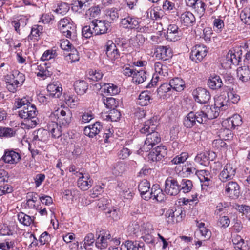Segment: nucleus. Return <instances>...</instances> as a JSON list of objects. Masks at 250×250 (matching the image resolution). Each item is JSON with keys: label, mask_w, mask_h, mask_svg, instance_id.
Instances as JSON below:
<instances>
[{"label": "nucleus", "mask_w": 250, "mask_h": 250, "mask_svg": "<svg viewBox=\"0 0 250 250\" xmlns=\"http://www.w3.org/2000/svg\"><path fill=\"white\" fill-rule=\"evenodd\" d=\"M157 122L155 118L145 122L143 126L140 128V132L142 134L148 133L144 145L142 147L143 151H148L153 146L159 143L161 138L157 132L154 131L157 126Z\"/></svg>", "instance_id": "obj_1"}, {"label": "nucleus", "mask_w": 250, "mask_h": 250, "mask_svg": "<svg viewBox=\"0 0 250 250\" xmlns=\"http://www.w3.org/2000/svg\"><path fill=\"white\" fill-rule=\"evenodd\" d=\"M60 31L68 38L75 39L77 36L76 27L68 17L61 19L58 23Z\"/></svg>", "instance_id": "obj_2"}, {"label": "nucleus", "mask_w": 250, "mask_h": 250, "mask_svg": "<svg viewBox=\"0 0 250 250\" xmlns=\"http://www.w3.org/2000/svg\"><path fill=\"white\" fill-rule=\"evenodd\" d=\"M37 111L36 106L32 104L31 105H27L23 107L21 109H20L18 111V115L20 118L24 120H31V124L27 125L28 128H32L37 125V122L36 120H32L34 119L37 115Z\"/></svg>", "instance_id": "obj_3"}, {"label": "nucleus", "mask_w": 250, "mask_h": 250, "mask_svg": "<svg viewBox=\"0 0 250 250\" xmlns=\"http://www.w3.org/2000/svg\"><path fill=\"white\" fill-rule=\"evenodd\" d=\"M185 215V211L179 207L168 209L165 214L166 221L171 224L181 221Z\"/></svg>", "instance_id": "obj_4"}, {"label": "nucleus", "mask_w": 250, "mask_h": 250, "mask_svg": "<svg viewBox=\"0 0 250 250\" xmlns=\"http://www.w3.org/2000/svg\"><path fill=\"white\" fill-rule=\"evenodd\" d=\"M208 47L204 44H196L191 49L190 58L196 63L201 62L207 56Z\"/></svg>", "instance_id": "obj_5"}, {"label": "nucleus", "mask_w": 250, "mask_h": 250, "mask_svg": "<svg viewBox=\"0 0 250 250\" xmlns=\"http://www.w3.org/2000/svg\"><path fill=\"white\" fill-rule=\"evenodd\" d=\"M96 247L100 250L105 249L109 245L111 235L107 231L101 229H98L96 233Z\"/></svg>", "instance_id": "obj_6"}, {"label": "nucleus", "mask_w": 250, "mask_h": 250, "mask_svg": "<svg viewBox=\"0 0 250 250\" xmlns=\"http://www.w3.org/2000/svg\"><path fill=\"white\" fill-rule=\"evenodd\" d=\"M165 187V192L170 196H175L180 192L179 184L176 179L171 177L166 180Z\"/></svg>", "instance_id": "obj_7"}, {"label": "nucleus", "mask_w": 250, "mask_h": 250, "mask_svg": "<svg viewBox=\"0 0 250 250\" xmlns=\"http://www.w3.org/2000/svg\"><path fill=\"white\" fill-rule=\"evenodd\" d=\"M236 168L232 164H227L219 175L222 182H226L233 179L236 174Z\"/></svg>", "instance_id": "obj_8"}, {"label": "nucleus", "mask_w": 250, "mask_h": 250, "mask_svg": "<svg viewBox=\"0 0 250 250\" xmlns=\"http://www.w3.org/2000/svg\"><path fill=\"white\" fill-rule=\"evenodd\" d=\"M154 69L155 71V74H154L151 81V84L152 86L156 85V83L160 79L159 75L161 76V78L163 77H166L168 75V69L167 66L163 65L161 62H156L154 64Z\"/></svg>", "instance_id": "obj_9"}, {"label": "nucleus", "mask_w": 250, "mask_h": 250, "mask_svg": "<svg viewBox=\"0 0 250 250\" xmlns=\"http://www.w3.org/2000/svg\"><path fill=\"white\" fill-rule=\"evenodd\" d=\"M91 25L96 35L106 33L109 26L108 21L97 19L92 20Z\"/></svg>", "instance_id": "obj_10"}, {"label": "nucleus", "mask_w": 250, "mask_h": 250, "mask_svg": "<svg viewBox=\"0 0 250 250\" xmlns=\"http://www.w3.org/2000/svg\"><path fill=\"white\" fill-rule=\"evenodd\" d=\"M182 35V31L177 25L170 24L168 26L166 37L168 41L175 42L180 40Z\"/></svg>", "instance_id": "obj_11"}, {"label": "nucleus", "mask_w": 250, "mask_h": 250, "mask_svg": "<svg viewBox=\"0 0 250 250\" xmlns=\"http://www.w3.org/2000/svg\"><path fill=\"white\" fill-rule=\"evenodd\" d=\"M195 100L201 104L208 103L210 99L209 92L206 89L198 88L192 93Z\"/></svg>", "instance_id": "obj_12"}, {"label": "nucleus", "mask_w": 250, "mask_h": 250, "mask_svg": "<svg viewBox=\"0 0 250 250\" xmlns=\"http://www.w3.org/2000/svg\"><path fill=\"white\" fill-rule=\"evenodd\" d=\"M226 194L232 199L237 198L240 194V187L237 182L230 181L225 186Z\"/></svg>", "instance_id": "obj_13"}, {"label": "nucleus", "mask_w": 250, "mask_h": 250, "mask_svg": "<svg viewBox=\"0 0 250 250\" xmlns=\"http://www.w3.org/2000/svg\"><path fill=\"white\" fill-rule=\"evenodd\" d=\"M95 86L98 89L105 94L110 95H115L120 92V88L113 83H101L95 84Z\"/></svg>", "instance_id": "obj_14"}, {"label": "nucleus", "mask_w": 250, "mask_h": 250, "mask_svg": "<svg viewBox=\"0 0 250 250\" xmlns=\"http://www.w3.org/2000/svg\"><path fill=\"white\" fill-rule=\"evenodd\" d=\"M57 112L59 123L64 126L69 125L72 118V113L70 110L67 108H65L61 110L58 109Z\"/></svg>", "instance_id": "obj_15"}, {"label": "nucleus", "mask_w": 250, "mask_h": 250, "mask_svg": "<svg viewBox=\"0 0 250 250\" xmlns=\"http://www.w3.org/2000/svg\"><path fill=\"white\" fill-rule=\"evenodd\" d=\"M21 159V157L19 153L13 150H5L0 161H2L8 164H15L18 163Z\"/></svg>", "instance_id": "obj_16"}, {"label": "nucleus", "mask_w": 250, "mask_h": 250, "mask_svg": "<svg viewBox=\"0 0 250 250\" xmlns=\"http://www.w3.org/2000/svg\"><path fill=\"white\" fill-rule=\"evenodd\" d=\"M167 153V148L165 146H158L151 150L148 157L152 161H158L164 158Z\"/></svg>", "instance_id": "obj_17"}, {"label": "nucleus", "mask_w": 250, "mask_h": 250, "mask_svg": "<svg viewBox=\"0 0 250 250\" xmlns=\"http://www.w3.org/2000/svg\"><path fill=\"white\" fill-rule=\"evenodd\" d=\"M80 176L77 181L78 187L82 190L85 191L88 190L93 184V180L88 174L79 173Z\"/></svg>", "instance_id": "obj_18"}, {"label": "nucleus", "mask_w": 250, "mask_h": 250, "mask_svg": "<svg viewBox=\"0 0 250 250\" xmlns=\"http://www.w3.org/2000/svg\"><path fill=\"white\" fill-rule=\"evenodd\" d=\"M106 54L107 57L111 61H114L120 57L118 49L112 41H108L106 44Z\"/></svg>", "instance_id": "obj_19"}, {"label": "nucleus", "mask_w": 250, "mask_h": 250, "mask_svg": "<svg viewBox=\"0 0 250 250\" xmlns=\"http://www.w3.org/2000/svg\"><path fill=\"white\" fill-rule=\"evenodd\" d=\"M150 184L146 180L141 181L138 185V190L142 198L148 200L151 198V191H150Z\"/></svg>", "instance_id": "obj_20"}, {"label": "nucleus", "mask_w": 250, "mask_h": 250, "mask_svg": "<svg viewBox=\"0 0 250 250\" xmlns=\"http://www.w3.org/2000/svg\"><path fill=\"white\" fill-rule=\"evenodd\" d=\"M155 54L157 59L164 61L168 60L172 56L171 48L164 46H158L156 49Z\"/></svg>", "instance_id": "obj_21"}, {"label": "nucleus", "mask_w": 250, "mask_h": 250, "mask_svg": "<svg viewBox=\"0 0 250 250\" xmlns=\"http://www.w3.org/2000/svg\"><path fill=\"white\" fill-rule=\"evenodd\" d=\"M103 127L100 122H96L94 124L86 126L84 129V133L89 137L93 138L98 135Z\"/></svg>", "instance_id": "obj_22"}, {"label": "nucleus", "mask_w": 250, "mask_h": 250, "mask_svg": "<svg viewBox=\"0 0 250 250\" xmlns=\"http://www.w3.org/2000/svg\"><path fill=\"white\" fill-rule=\"evenodd\" d=\"M48 132L46 129L40 128L32 133V141L35 143L37 142H45L48 140Z\"/></svg>", "instance_id": "obj_23"}, {"label": "nucleus", "mask_w": 250, "mask_h": 250, "mask_svg": "<svg viewBox=\"0 0 250 250\" xmlns=\"http://www.w3.org/2000/svg\"><path fill=\"white\" fill-rule=\"evenodd\" d=\"M121 250H145L144 244L138 241H126L121 245Z\"/></svg>", "instance_id": "obj_24"}, {"label": "nucleus", "mask_w": 250, "mask_h": 250, "mask_svg": "<svg viewBox=\"0 0 250 250\" xmlns=\"http://www.w3.org/2000/svg\"><path fill=\"white\" fill-rule=\"evenodd\" d=\"M121 24L124 28L135 29L138 27L139 22L136 18L128 16L121 19Z\"/></svg>", "instance_id": "obj_25"}, {"label": "nucleus", "mask_w": 250, "mask_h": 250, "mask_svg": "<svg viewBox=\"0 0 250 250\" xmlns=\"http://www.w3.org/2000/svg\"><path fill=\"white\" fill-rule=\"evenodd\" d=\"M181 23L184 26H190L195 23V17L190 12L186 11L182 13L180 17Z\"/></svg>", "instance_id": "obj_26"}, {"label": "nucleus", "mask_w": 250, "mask_h": 250, "mask_svg": "<svg viewBox=\"0 0 250 250\" xmlns=\"http://www.w3.org/2000/svg\"><path fill=\"white\" fill-rule=\"evenodd\" d=\"M229 103L226 95H220L214 98V105L220 111H225L228 108Z\"/></svg>", "instance_id": "obj_27"}, {"label": "nucleus", "mask_w": 250, "mask_h": 250, "mask_svg": "<svg viewBox=\"0 0 250 250\" xmlns=\"http://www.w3.org/2000/svg\"><path fill=\"white\" fill-rule=\"evenodd\" d=\"M238 79L242 82H246L250 80V69L246 66L240 67L237 70Z\"/></svg>", "instance_id": "obj_28"}, {"label": "nucleus", "mask_w": 250, "mask_h": 250, "mask_svg": "<svg viewBox=\"0 0 250 250\" xmlns=\"http://www.w3.org/2000/svg\"><path fill=\"white\" fill-rule=\"evenodd\" d=\"M196 175L201 183H204L205 186H208L211 182L212 174L207 170H200L196 171Z\"/></svg>", "instance_id": "obj_29"}, {"label": "nucleus", "mask_w": 250, "mask_h": 250, "mask_svg": "<svg viewBox=\"0 0 250 250\" xmlns=\"http://www.w3.org/2000/svg\"><path fill=\"white\" fill-rule=\"evenodd\" d=\"M148 75L144 70L135 69L132 77V81L136 84H140L145 82Z\"/></svg>", "instance_id": "obj_30"}, {"label": "nucleus", "mask_w": 250, "mask_h": 250, "mask_svg": "<svg viewBox=\"0 0 250 250\" xmlns=\"http://www.w3.org/2000/svg\"><path fill=\"white\" fill-rule=\"evenodd\" d=\"M242 122L241 117L238 114H234L231 117L224 121L223 122V124L224 125H228L229 128H234L236 126L241 125Z\"/></svg>", "instance_id": "obj_31"}, {"label": "nucleus", "mask_w": 250, "mask_h": 250, "mask_svg": "<svg viewBox=\"0 0 250 250\" xmlns=\"http://www.w3.org/2000/svg\"><path fill=\"white\" fill-rule=\"evenodd\" d=\"M151 198L156 199L158 202H162L165 199V195L159 185H153L151 190Z\"/></svg>", "instance_id": "obj_32"}, {"label": "nucleus", "mask_w": 250, "mask_h": 250, "mask_svg": "<svg viewBox=\"0 0 250 250\" xmlns=\"http://www.w3.org/2000/svg\"><path fill=\"white\" fill-rule=\"evenodd\" d=\"M208 84L211 89L216 90L222 86L223 82L219 76L214 75L209 77L208 81Z\"/></svg>", "instance_id": "obj_33"}, {"label": "nucleus", "mask_w": 250, "mask_h": 250, "mask_svg": "<svg viewBox=\"0 0 250 250\" xmlns=\"http://www.w3.org/2000/svg\"><path fill=\"white\" fill-rule=\"evenodd\" d=\"M210 152L209 151L202 152L195 158V161L201 165L207 166L210 160Z\"/></svg>", "instance_id": "obj_34"}, {"label": "nucleus", "mask_w": 250, "mask_h": 250, "mask_svg": "<svg viewBox=\"0 0 250 250\" xmlns=\"http://www.w3.org/2000/svg\"><path fill=\"white\" fill-rule=\"evenodd\" d=\"M48 132H50L53 138L56 139L62 135L61 131L58 127V123L55 122H49L47 126Z\"/></svg>", "instance_id": "obj_35"}, {"label": "nucleus", "mask_w": 250, "mask_h": 250, "mask_svg": "<svg viewBox=\"0 0 250 250\" xmlns=\"http://www.w3.org/2000/svg\"><path fill=\"white\" fill-rule=\"evenodd\" d=\"M49 95L52 97L59 98L62 94V89L56 83L48 85L47 87Z\"/></svg>", "instance_id": "obj_36"}, {"label": "nucleus", "mask_w": 250, "mask_h": 250, "mask_svg": "<svg viewBox=\"0 0 250 250\" xmlns=\"http://www.w3.org/2000/svg\"><path fill=\"white\" fill-rule=\"evenodd\" d=\"M74 89L76 92L79 95H83L86 93L88 88V83L84 80H79L75 82Z\"/></svg>", "instance_id": "obj_37"}, {"label": "nucleus", "mask_w": 250, "mask_h": 250, "mask_svg": "<svg viewBox=\"0 0 250 250\" xmlns=\"http://www.w3.org/2000/svg\"><path fill=\"white\" fill-rule=\"evenodd\" d=\"M203 107L205 112L207 119L209 120L217 117L220 111L214 105L213 107L207 105Z\"/></svg>", "instance_id": "obj_38"}, {"label": "nucleus", "mask_w": 250, "mask_h": 250, "mask_svg": "<svg viewBox=\"0 0 250 250\" xmlns=\"http://www.w3.org/2000/svg\"><path fill=\"white\" fill-rule=\"evenodd\" d=\"M171 88L176 91H181L184 90L185 86L184 81L180 78H174L169 82Z\"/></svg>", "instance_id": "obj_39"}, {"label": "nucleus", "mask_w": 250, "mask_h": 250, "mask_svg": "<svg viewBox=\"0 0 250 250\" xmlns=\"http://www.w3.org/2000/svg\"><path fill=\"white\" fill-rule=\"evenodd\" d=\"M145 42V38L142 34H137L130 38L129 42L130 45L136 48H139Z\"/></svg>", "instance_id": "obj_40"}, {"label": "nucleus", "mask_w": 250, "mask_h": 250, "mask_svg": "<svg viewBox=\"0 0 250 250\" xmlns=\"http://www.w3.org/2000/svg\"><path fill=\"white\" fill-rule=\"evenodd\" d=\"M232 243L237 250H247L248 247L244 239L239 235H236L232 238Z\"/></svg>", "instance_id": "obj_41"}, {"label": "nucleus", "mask_w": 250, "mask_h": 250, "mask_svg": "<svg viewBox=\"0 0 250 250\" xmlns=\"http://www.w3.org/2000/svg\"><path fill=\"white\" fill-rule=\"evenodd\" d=\"M5 81L6 83V87L9 91L15 93L17 91L19 86L10 75L5 77Z\"/></svg>", "instance_id": "obj_42"}, {"label": "nucleus", "mask_w": 250, "mask_h": 250, "mask_svg": "<svg viewBox=\"0 0 250 250\" xmlns=\"http://www.w3.org/2000/svg\"><path fill=\"white\" fill-rule=\"evenodd\" d=\"M240 60V57L239 56L238 53L236 54L232 50L229 51L226 56V60L229 65H237L239 62Z\"/></svg>", "instance_id": "obj_43"}, {"label": "nucleus", "mask_w": 250, "mask_h": 250, "mask_svg": "<svg viewBox=\"0 0 250 250\" xmlns=\"http://www.w3.org/2000/svg\"><path fill=\"white\" fill-rule=\"evenodd\" d=\"M150 100L148 91H143L140 94L137 103L141 106H146L150 103Z\"/></svg>", "instance_id": "obj_44"}, {"label": "nucleus", "mask_w": 250, "mask_h": 250, "mask_svg": "<svg viewBox=\"0 0 250 250\" xmlns=\"http://www.w3.org/2000/svg\"><path fill=\"white\" fill-rule=\"evenodd\" d=\"M225 128L220 129L218 136L224 140H230L232 137V133L231 128L229 127L228 125H224Z\"/></svg>", "instance_id": "obj_45"}, {"label": "nucleus", "mask_w": 250, "mask_h": 250, "mask_svg": "<svg viewBox=\"0 0 250 250\" xmlns=\"http://www.w3.org/2000/svg\"><path fill=\"white\" fill-rule=\"evenodd\" d=\"M102 101L105 106L111 110L115 109L118 106L119 101H117L114 98L103 97Z\"/></svg>", "instance_id": "obj_46"}, {"label": "nucleus", "mask_w": 250, "mask_h": 250, "mask_svg": "<svg viewBox=\"0 0 250 250\" xmlns=\"http://www.w3.org/2000/svg\"><path fill=\"white\" fill-rule=\"evenodd\" d=\"M10 75L13 78L14 81L17 83V84L19 87L21 86L25 80L24 75L20 72L18 70H15Z\"/></svg>", "instance_id": "obj_47"}, {"label": "nucleus", "mask_w": 250, "mask_h": 250, "mask_svg": "<svg viewBox=\"0 0 250 250\" xmlns=\"http://www.w3.org/2000/svg\"><path fill=\"white\" fill-rule=\"evenodd\" d=\"M103 76V73L100 70L90 69L88 71L87 77L89 80L92 81H98Z\"/></svg>", "instance_id": "obj_48"}, {"label": "nucleus", "mask_w": 250, "mask_h": 250, "mask_svg": "<svg viewBox=\"0 0 250 250\" xmlns=\"http://www.w3.org/2000/svg\"><path fill=\"white\" fill-rule=\"evenodd\" d=\"M180 191L182 190L184 193H188L193 188L192 182L191 180L183 179L181 182Z\"/></svg>", "instance_id": "obj_49"}, {"label": "nucleus", "mask_w": 250, "mask_h": 250, "mask_svg": "<svg viewBox=\"0 0 250 250\" xmlns=\"http://www.w3.org/2000/svg\"><path fill=\"white\" fill-rule=\"evenodd\" d=\"M19 222L24 226H29L33 221V219L30 216L21 212L18 214Z\"/></svg>", "instance_id": "obj_50"}, {"label": "nucleus", "mask_w": 250, "mask_h": 250, "mask_svg": "<svg viewBox=\"0 0 250 250\" xmlns=\"http://www.w3.org/2000/svg\"><path fill=\"white\" fill-rule=\"evenodd\" d=\"M193 116L195 118L196 122L199 124H203L208 120L203 107L202 108L201 110L197 112H193Z\"/></svg>", "instance_id": "obj_51"}, {"label": "nucleus", "mask_w": 250, "mask_h": 250, "mask_svg": "<svg viewBox=\"0 0 250 250\" xmlns=\"http://www.w3.org/2000/svg\"><path fill=\"white\" fill-rule=\"evenodd\" d=\"M192 7L200 16L204 14L206 10V4L202 1L196 0Z\"/></svg>", "instance_id": "obj_52"}, {"label": "nucleus", "mask_w": 250, "mask_h": 250, "mask_svg": "<svg viewBox=\"0 0 250 250\" xmlns=\"http://www.w3.org/2000/svg\"><path fill=\"white\" fill-rule=\"evenodd\" d=\"M196 121L193 116V111L189 112L184 120V125L187 128H191L196 124Z\"/></svg>", "instance_id": "obj_53"}, {"label": "nucleus", "mask_w": 250, "mask_h": 250, "mask_svg": "<svg viewBox=\"0 0 250 250\" xmlns=\"http://www.w3.org/2000/svg\"><path fill=\"white\" fill-rule=\"evenodd\" d=\"M36 72L37 75L44 79L46 77L50 75L49 71L47 70L45 63L40 64L37 66Z\"/></svg>", "instance_id": "obj_54"}, {"label": "nucleus", "mask_w": 250, "mask_h": 250, "mask_svg": "<svg viewBox=\"0 0 250 250\" xmlns=\"http://www.w3.org/2000/svg\"><path fill=\"white\" fill-rule=\"evenodd\" d=\"M197 225L199 229L200 234L204 238L208 239L211 237V232L205 227L204 223L197 222Z\"/></svg>", "instance_id": "obj_55"}, {"label": "nucleus", "mask_w": 250, "mask_h": 250, "mask_svg": "<svg viewBox=\"0 0 250 250\" xmlns=\"http://www.w3.org/2000/svg\"><path fill=\"white\" fill-rule=\"evenodd\" d=\"M42 26L39 25H33L31 29V33L29 36V38L32 40L33 39L32 38H34L36 40L37 38L42 33Z\"/></svg>", "instance_id": "obj_56"}, {"label": "nucleus", "mask_w": 250, "mask_h": 250, "mask_svg": "<svg viewBox=\"0 0 250 250\" xmlns=\"http://www.w3.org/2000/svg\"><path fill=\"white\" fill-rule=\"evenodd\" d=\"M240 18L245 24L250 25V8H244L240 13Z\"/></svg>", "instance_id": "obj_57"}, {"label": "nucleus", "mask_w": 250, "mask_h": 250, "mask_svg": "<svg viewBox=\"0 0 250 250\" xmlns=\"http://www.w3.org/2000/svg\"><path fill=\"white\" fill-rule=\"evenodd\" d=\"M124 185L122 183H121V185H120V184H118V187L122 190L121 196H122L124 199H131L134 195V193L132 192L131 189L126 188H124Z\"/></svg>", "instance_id": "obj_58"}, {"label": "nucleus", "mask_w": 250, "mask_h": 250, "mask_svg": "<svg viewBox=\"0 0 250 250\" xmlns=\"http://www.w3.org/2000/svg\"><path fill=\"white\" fill-rule=\"evenodd\" d=\"M118 11V9L116 8H112L108 9L106 13L107 18L111 21L117 20L119 18Z\"/></svg>", "instance_id": "obj_59"}, {"label": "nucleus", "mask_w": 250, "mask_h": 250, "mask_svg": "<svg viewBox=\"0 0 250 250\" xmlns=\"http://www.w3.org/2000/svg\"><path fill=\"white\" fill-rule=\"evenodd\" d=\"M94 235L93 233L87 234L85 237L83 241V246L86 250L88 249V247L93 245L94 243Z\"/></svg>", "instance_id": "obj_60"}, {"label": "nucleus", "mask_w": 250, "mask_h": 250, "mask_svg": "<svg viewBox=\"0 0 250 250\" xmlns=\"http://www.w3.org/2000/svg\"><path fill=\"white\" fill-rule=\"evenodd\" d=\"M142 235L154 233L153 225L149 222L144 223L141 230Z\"/></svg>", "instance_id": "obj_61"}, {"label": "nucleus", "mask_w": 250, "mask_h": 250, "mask_svg": "<svg viewBox=\"0 0 250 250\" xmlns=\"http://www.w3.org/2000/svg\"><path fill=\"white\" fill-rule=\"evenodd\" d=\"M69 6L67 3L62 2L58 4L57 8L54 11L57 14L64 15L69 11Z\"/></svg>", "instance_id": "obj_62"}, {"label": "nucleus", "mask_w": 250, "mask_h": 250, "mask_svg": "<svg viewBox=\"0 0 250 250\" xmlns=\"http://www.w3.org/2000/svg\"><path fill=\"white\" fill-rule=\"evenodd\" d=\"M188 157V154L187 152H183L181 154L176 156L172 160V164H179L184 163Z\"/></svg>", "instance_id": "obj_63"}, {"label": "nucleus", "mask_w": 250, "mask_h": 250, "mask_svg": "<svg viewBox=\"0 0 250 250\" xmlns=\"http://www.w3.org/2000/svg\"><path fill=\"white\" fill-rule=\"evenodd\" d=\"M125 169V164L123 162H118L114 167L112 172L113 173L117 176L123 173Z\"/></svg>", "instance_id": "obj_64"}]
</instances>
